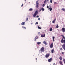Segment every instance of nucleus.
I'll return each instance as SVG.
<instances>
[{"instance_id": "7ed1b4c3", "label": "nucleus", "mask_w": 65, "mask_h": 65, "mask_svg": "<svg viewBox=\"0 0 65 65\" xmlns=\"http://www.w3.org/2000/svg\"><path fill=\"white\" fill-rule=\"evenodd\" d=\"M38 12V11L36 10L34 14L33 15V16L34 17H35Z\"/></svg>"}, {"instance_id": "39448f33", "label": "nucleus", "mask_w": 65, "mask_h": 65, "mask_svg": "<svg viewBox=\"0 0 65 65\" xmlns=\"http://www.w3.org/2000/svg\"><path fill=\"white\" fill-rule=\"evenodd\" d=\"M50 53H48L45 56V57L46 58H48L49 57H50Z\"/></svg>"}, {"instance_id": "72a5a7b5", "label": "nucleus", "mask_w": 65, "mask_h": 65, "mask_svg": "<svg viewBox=\"0 0 65 65\" xmlns=\"http://www.w3.org/2000/svg\"><path fill=\"white\" fill-rule=\"evenodd\" d=\"M35 38H37H37H38V37L36 36V37H35Z\"/></svg>"}, {"instance_id": "a19ab883", "label": "nucleus", "mask_w": 65, "mask_h": 65, "mask_svg": "<svg viewBox=\"0 0 65 65\" xmlns=\"http://www.w3.org/2000/svg\"><path fill=\"white\" fill-rule=\"evenodd\" d=\"M37 18H38V17H39V16H37Z\"/></svg>"}, {"instance_id": "de8ad7c7", "label": "nucleus", "mask_w": 65, "mask_h": 65, "mask_svg": "<svg viewBox=\"0 0 65 65\" xmlns=\"http://www.w3.org/2000/svg\"><path fill=\"white\" fill-rule=\"evenodd\" d=\"M24 5V4H22V5Z\"/></svg>"}, {"instance_id": "c9c22d12", "label": "nucleus", "mask_w": 65, "mask_h": 65, "mask_svg": "<svg viewBox=\"0 0 65 65\" xmlns=\"http://www.w3.org/2000/svg\"><path fill=\"white\" fill-rule=\"evenodd\" d=\"M60 50H63V49L62 48H60Z\"/></svg>"}, {"instance_id": "a878e982", "label": "nucleus", "mask_w": 65, "mask_h": 65, "mask_svg": "<svg viewBox=\"0 0 65 65\" xmlns=\"http://www.w3.org/2000/svg\"><path fill=\"white\" fill-rule=\"evenodd\" d=\"M55 21H56V19H54V20L53 21L52 23H55Z\"/></svg>"}, {"instance_id": "f704fd0d", "label": "nucleus", "mask_w": 65, "mask_h": 65, "mask_svg": "<svg viewBox=\"0 0 65 65\" xmlns=\"http://www.w3.org/2000/svg\"><path fill=\"white\" fill-rule=\"evenodd\" d=\"M62 54H64V52H62Z\"/></svg>"}, {"instance_id": "7c9ffc66", "label": "nucleus", "mask_w": 65, "mask_h": 65, "mask_svg": "<svg viewBox=\"0 0 65 65\" xmlns=\"http://www.w3.org/2000/svg\"><path fill=\"white\" fill-rule=\"evenodd\" d=\"M50 2L51 3H52V0H50Z\"/></svg>"}, {"instance_id": "58836bf2", "label": "nucleus", "mask_w": 65, "mask_h": 65, "mask_svg": "<svg viewBox=\"0 0 65 65\" xmlns=\"http://www.w3.org/2000/svg\"><path fill=\"white\" fill-rule=\"evenodd\" d=\"M42 10V9H41L40 10V11H41Z\"/></svg>"}, {"instance_id": "a18cd8bd", "label": "nucleus", "mask_w": 65, "mask_h": 65, "mask_svg": "<svg viewBox=\"0 0 65 65\" xmlns=\"http://www.w3.org/2000/svg\"><path fill=\"white\" fill-rule=\"evenodd\" d=\"M24 27L23 26H22V28H23V29H24Z\"/></svg>"}, {"instance_id": "c756f323", "label": "nucleus", "mask_w": 65, "mask_h": 65, "mask_svg": "<svg viewBox=\"0 0 65 65\" xmlns=\"http://www.w3.org/2000/svg\"><path fill=\"white\" fill-rule=\"evenodd\" d=\"M42 6H43V7H44V6H45V4H43Z\"/></svg>"}, {"instance_id": "5701e85b", "label": "nucleus", "mask_w": 65, "mask_h": 65, "mask_svg": "<svg viewBox=\"0 0 65 65\" xmlns=\"http://www.w3.org/2000/svg\"><path fill=\"white\" fill-rule=\"evenodd\" d=\"M38 5H39L36 4V7L37 8L38 7Z\"/></svg>"}, {"instance_id": "c85d7f7f", "label": "nucleus", "mask_w": 65, "mask_h": 65, "mask_svg": "<svg viewBox=\"0 0 65 65\" xmlns=\"http://www.w3.org/2000/svg\"><path fill=\"white\" fill-rule=\"evenodd\" d=\"M46 2V0H45V1L44 2V3H45Z\"/></svg>"}, {"instance_id": "f03ea898", "label": "nucleus", "mask_w": 65, "mask_h": 65, "mask_svg": "<svg viewBox=\"0 0 65 65\" xmlns=\"http://www.w3.org/2000/svg\"><path fill=\"white\" fill-rule=\"evenodd\" d=\"M61 36L63 37V38H62V40H61V43H63L64 44H65V36H64L62 35H61ZM63 39H65L64 40Z\"/></svg>"}, {"instance_id": "2eb2a0df", "label": "nucleus", "mask_w": 65, "mask_h": 65, "mask_svg": "<svg viewBox=\"0 0 65 65\" xmlns=\"http://www.w3.org/2000/svg\"><path fill=\"white\" fill-rule=\"evenodd\" d=\"M54 49H52L51 50V53H54Z\"/></svg>"}, {"instance_id": "2f4dec72", "label": "nucleus", "mask_w": 65, "mask_h": 65, "mask_svg": "<svg viewBox=\"0 0 65 65\" xmlns=\"http://www.w3.org/2000/svg\"><path fill=\"white\" fill-rule=\"evenodd\" d=\"M54 4H57V2H54Z\"/></svg>"}, {"instance_id": "473e14b6", "label": "nucleus", "mask_w": 65, "mask_h": 65, "mask_svg": "<svg viewBox=\"0 0 65 65\" xmlns=\"http://www.w3.org/2000/svg\"><path fill=\"white\" fill-rule=\"evenodd\" d=\"M29 20V19L28 18H26V21H28Z\"/></svg>"}, {"instance_id": "423d86ee", "label": "nucleus", "mask_w": 65, "mask_h": 65, "mask_svg": "<svg viewBox=\"0 0 65 65\" xmlns=\"http://www.w3.org/2000/svg\"><path fill=\"white\" fill-rule=\"evenodd\" d=\"M53 42H52L50 46V47L51 48H52L53 47Z\"/></svg>"}, {"instance_id": "aec40b11", "label": "nucleus", "mask_w": 65, "mask_h": 65, "mask_svg": "<svg viewBox=\"0 0 65 65\" xmlns=\"http://www.w3.org/2000/svg\"><path fill=\"white\" fill-rule=\"evenodd\" d=\"M58 28H59V26H58V24H57V26H56V28L57 29H58Z\"/></svg>"}, {"instance_id": "f257e3e1", "label": "nucleus", "mask_w": 65, "mask_h": 65, "mask_svg": "<svg viewBox=\"0 0 65 65\" xmlns=\"http://www.w3.org/2000/svg\"><path fill=\"white\" fill-rule=\"evenodd\" d=\"M61 36L63 37V38H62V40H61V43H63L64 44H65V36H64L62 35H61ZM63 39H65L64 40Z\"/></svg>"}, {"instance_id": "ea45409f", "label": "nucleus", "mask_w": 65, "mask_h": 65, "mask_svg": "<svg viewBox=\"0 0 65 65\" xmlns=\"http://www.w3.org/2000/svg\"><path fill=\"white\" fill-rule=\"evenodd\" d=\"M25 29H26V27H24Z\"/></svg>"}, {"instance_id": "4c0bfd02", "label": "nucleus", "mask_w": 65, "mask_h": 65, "mask_svg": "<svg viewBox=\"0 0 65 65\" xmlns=\"http://www.w3.org/2000/svg\"><path fill=\"white\" fill-rule=\"evenodd\" d=\"M36 39H37V38H35V41H36Z\"/></svg>"}, {"instance_id": "412c9836", "label": "nucleus", "mask_w": 65, "mask_h": 65, "mask_svg": "<svg viewBox=\"0 0 65 65\" xmlns=\"http://www.w3.org/2000/svg\"><path fill=\"white\" fill-rule=\"evenodd\" d=\"M36 4H37V5H39V4L38 3V1L36 2Z\"/></svg>"}, {"instance_id": "1a4fd4ad", "label": "nucleus", "mask_w": 65, "mask_h": 65, "mask_svg": "<svg viewBox=\"0 0 65 65\" xmlns=\"http://www.w3.org/2000/svg\"><path fill=\"white\" fill-rule=\"evenodd\" d=\"M52 58H51L48 60V62H51L52 61Z\"/></svg>"}, {"instance_id": "6e6552de", "label": "nucleus", "mask_w": 65, "mask_h": 65, "mask_svg": "<svg viewBox=\"0 0 65 65\" xmlns=\"http://www.w3.org/2000/svg\"><path fill=\"white\" fill-rule=\"evenodd\" d=\"M62 30L63 32H65V28H62Z\"/></svg>"}, {"instance_id": "a211bd4d", "label": "nucleus", "mask_w": 65, "mask_h": 65, "mask_svg": "<svg viewBox=\"0 0 65 65\" xmlns=\"http://www.w3.org/2000/svg\"><path fill=\"white\" fill-rule=\"evenodd\" d=\"M37 43L38 45H39V44H41V42H38Z\"/></svg>"}, {"instance_id": "4468645a", "label": "nucleus", "mask_w": 65, "mask_h": 65, "mask_svg": "<svg viewBox=\"0 0 65 65\" xmlns=\"http://www.w3.org/2000/svg\"><path fill=\"white\" fill-rule=\"evenodd\" d=\"M59 59L61 61L62 60V56H60L59 58Z\"/></svg>"}, {"instance_id": "393cba45", "label": "nucleus", "mask_w": 65, "mask_h": 65, "mask_svg": "<svg viewBox=\"0 0 65 65\" xmlns=\"http://www.w3.org/2000/svg\"><path fill=\"white\" fill-rule=\"evenodd\" d=\"M62 10H63V11H65V9L64 8H62L61 9Z\"/></svg>"}, {"instance_id": "3c124183", "label": "nucleus", "mask_w": 65, "mask_h": 65, "mask_svg": "<svg viewBox=\"0 0 65 65\" xmlns=\"http://www.w3.org/2000/svg\"><path fill=\"white\" fill-rule=\"evenodd\" d=\"M49 1V0H47V1Z\"/></svg>"}, {"instance_id": "603ef678", "label": "nucleus", "mask_w": 65, "mask_h": 65, "mask_svg": "<svg viewBox=\"0 0 65 65\" xmlns=\"http://www.w3.org/2000/svg\"><path fill=\"white\" fill-rule=\"evenodd\" d=\"M25 1H26V0H24Z\"/></svg>"}, {"instance_id": "e433bc0d", "label": "nucleus", "mask_w": 65, "mask_h": 65, "mask_svg": "<svg viewBox=\"0 0 65 65\" xmlns=\"http://www.w3.org/2000/svg\"><path fill=\"white\" fill-rule=\"evenodd\" d=\"M47 8H49V6H47Z\"/></svg>"}, {"instance_id": "49530a36", "label": "nucleus", "mask_w": 65, "mask_h": 65, "mask_svg": "<svg viewBox=\"0 0 65 65\" xmlns=\"http://www.w3.org/2000/svg\"><path fill=\"white\" fill-rule=\"evenodd\" d=\"M38 34H40V32H38Z\"/></svg>"}, {"instance_id": "ddd939ff", "label": "nucleus", "mask_w": 65, "mask_h": 65, "mask_svg": "<svg viewBox=\"0 0 65 65\" xmlns=\"http://www.w3.org/2000/svg\"><path fill=\"white\" fill-rule=\"evenodd\" d=\"M21 24L22 25H25V22H22V23Z\"/></svg>"}, {"instance_id": "0eeeda50", "label": "nucleus", "mask_w": 65, "mask_h": 65, "mask_svg": "<svg viewBox=\"0 0 65 65\" xmlns=\"http://www.w3.org/2000/svg\"><path fill=\"white\" fill-rule=\"evenodd\" d=\"M62 47L64 49V50L65 51V44H63L62 45Z\"/></svg>"}, {"instance_id": "f3484780", "label": "nucleus", "mask_w": 65, "mask_h": 65, "mask_svg": "<svg viewBox=\"0 0 65 65\" xmlns=\"http://www.w3.org/2000/svg\"><path fill=\"white\" fill-rule=\"evenodd\" d=\"M52 30H53V29H52V28H50V30L49 31H52Z\"/></svg>"}, {"instance_id": "dca6fc26", "label": "nucleus", "mask_w": 65, "mask_h": 65, "mask_svg": "<svg viewBox=\"0 0 65 65\" xmlns=\"http://www.w3.org/2000/svg\"><path fill=\"white\" fill-rule=\"evenodd\" d=\"M55 37H53V41H55Z\"/></svg>"}, {"instance_id": "20e7f679", "label": "nucleus", "mask_w": 65, "mask_h": 65, "mask_svg": "<svg viewBox=\"0 0 65 65\" xmlns=\"http://www.w3.org/2000/svg\"><path fill=\"white\" fill-rule=\"evenodd\" d=\"M44 48L43 47H42L40 49V51L42 52H44Z\"/></svg>"}, {"instance_id": "9b49d317", "label": "nucleus", "mask_w": 65, "mask_h": 65, "mask_svg": "<svg viewBox=\"0 0 65 65\" xmlns=\"http://www.w3.org/2000/svg\"><path fill=\"white\" fill-rule=\"evenodd\" d=\"M45 34H42L41 35V37H45Z\"/></svg>"}, {"instance_id": "bb28decb", "label": "nucleus", "mask_w": 65, "mask_h": 65, "mask_svg": "<svg viewBox=\"0 0 65 65\" xmlns=\"http://www.w3.org/2000/svg\"><path fill=\"white\" fill-rule=\"evenodd\" d=\"M42 11H44V8H42Z\"/></svg>"}, {"instance_id": "4be33fe9", "label": "nucleus", "mask_w": 65, "mask_h": 65, "mask_svg": "<svg viewBox=\"0 0 65 65\" xmlns=\"http://www.w3.org/2000/svg\"><path fill=\"white\" fill-rule=\"evenodd\" d=\"M38 28L39 29H41V27H39V26H38Z\"/></svg>"}, {"instance_id": "09e8293b", "label": "nucleus", "mask_w": 65, "mask_h": 65, "mask_svg": "<svg viewBox=\"0 0 65 65\" xmlns=\"http://www.w3.org/2000/svg\"><path fill=\"white\" fill-rule=\"evenodd\" d=\"M23 5H21V7H23Z\"/></svg>"}, {"instance_id": "b1692460", "label": "nucleus", "mask_w": 65, "mask_h": 65, "mask_svg": "<svg viewBox=\"0 0 65 65\" xmlns=\"http://www.w3.org/2000/svg\"><path fill=\"white\" fill-rule=\"evenodd\" d=\"M32 10H33V9L32 8H30L29 9V11H32Z\"/></svg>"}, {"instance_id": "cd10ccee", "label": "nucleus", "mask_w": 65, "mask_h": 65, "mask_svg": "<svg viewBox=\"0 0 65 65\" xmlns=\"http://www.w3.org/2000/svg\"><path fill=\"white\" fill-rule=\"evenodd\" d=\"M36 24H37V25H38V22H36L35 24V25H36Z\"/></svg>"}, {"instance_id": "6ab92c4d", "label": "nucleus", "mask_w": 65, "mask_h": 65, "mask_svg": "<svg viewBox=\"0 0 65 65\" xmlns=\"http://www.w3.org/2000/svg\"><path fill=\"white\" fill-rule=\"evenodd\" d=\"M59 63L60 64H61L62 65V61H59Z\"/></svg>"}, {"instance_id": "8fccbe9b", "label": "nucleus", "mask_w": 65, "mask_h": 65, "mask_svg": "<svg viewBox=\"0 0 65 65\" xmlns=\"http://www.w3.org/2000/svg\"><path fill=\"white\" fill-rule=\"evenodd\" d=\"M53 64L54 65H55V63H54Z\"/></svg>"}, {"instance_id": "f8f14e48", "label": "nucleus", "mask_w": 65, "mask_h": 65, "mask_svg": "<svg viewBox=\"0 0 65 65\" xmlns=\"http://www.w3.org/2000/svg\"><path fill=\"white\" fill-rule=\"evenodd\" d=\"M43 43L45 44V45H47V43H46V42L45 41H44L43 42Z\"/></svg>"}, {"instance_id": "79ce46f5", "label": "nucleus", "mask_w": 65, "mask_h": 65, "mask_svg": "<svg viewBox=\"0 0 65 65\" xmlns=\"http://www.w3.org/2000/svg\"><path fill=\"white\" fill-rule=\"evenodd\" d=\"M38 20H40V18H38Z\"/></svg>"}, {"instance_id": "9d476101", "label": "nucleus", "mask_w": 65, "mask_h": 65, "mask_svg": "<svg viewBox=\"0 0 65 65\" xmlns=\"http://www.w3.org/2000/svg\"><path fill=\"white\" fill-rule=\"evenodd\" d=\"M49 8H48V10H50V11H52V8H51V6L50 5H49Z\"/></svg>"}, {"instance_id": "c03bdc74", "label": "nucleus", "mask_w": 65, "mask_h": 65, "mask_svg": "<svg viewBox=\"0 0 65 65\" xmlns=\"http://www.w3.org/2000/svg\"><path fill=\"white\" fill-rule=\"evenodd\" d=\"M36 61L37 60V58H36Z\"/></svg>"}, {"instance_id": "37998d69", "label": "nucleus", "mask_w": 65, "mask_h": 65, "mask_svg": "<svg viewBox=\"0 0 65 65\" xmlns=\"http://www.w3.org/2000/svg\"><path fill=\"white\" fill-rule=\"evenodd\" d=\"M31 25H32V24H33V23H31Z\"/></svg>"}]
</instances>
